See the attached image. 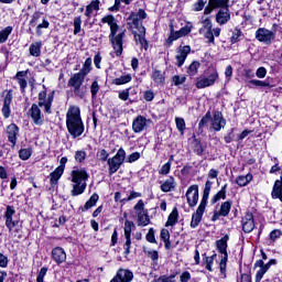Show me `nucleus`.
<instances>
[{"mask_svg":"<svg viewBox=\"0 0 282 282\" xmlns=\"http://www.w3.org/2000/svg\"><path fill=\"white\" fill-rule=\"evenodd\" d=\"M66 127L73 138H80L85 133V124L80 118V108L70 106L66 113Z\"/></svg>","mask_w":282,"mask_h":282,"instance_id":"nucleus-1","label":"nucleus"},{"mask_svg":"<svg viewBox=\"0 0 282 282\" xmlns=\"http://www.w3.org/2000/svg\"><path fill=\"white\" fill-rule=\"evenodd\" d=\"M228 1L230 0H209L204 10V14L208 15L217 8H221L216 14V21L219 25H226L230 21V12L228 11Z\"/></svg>","mask_w":282,"mask_h":282,"instance_id":"nucleus-2","label":"nucleus"},{"mask_svg":"<svg viewBox=\"0 0 282 282\" xmlns=\"http://www.w3.org/2000/svg\"><path fill=\"white\" fill-rule=\"evenodd\" d=\"M87 180H89V174L85 170H74L72 172V182L74 183L70 195L76 197L85 193L87 188Z\"/></svg>","mask_w":282,"mask_h":282,"instance_id":"nucleus-3","label":"nucleus"},{"mask_svg":"<svg viewBox=\"0 0 282 282\" xmlns=\"http://www.w3.org/2000/svg\"><path fill=\"white\" fill-rule=\"evenodd\" d=\"M126 158L127 152L124 149L120 148L115 156L107 160L109 166V175H113L120 171V166L124 164Z\"/></svg>","mask_w":282,"mask_h":282,"instance_id":"nucleus-4","label":"nucleus"},{"mask_svg":"<svg viewBox=\"0 0 282 282\" xmlns=\"http://www.w3.org/2000/svg\"><path fill=\"white\" fill-rule=\"evenodd\" d=\"M217 250L221 254L219 270L223 278L226 279V265L228 263V242L225 239L216 241Z\"/></svg>","mask_w":282,"mask_h":282,"instance_id":"nucleus-5","label":"nucleus"},{"mask_svg":"<svg viewBox=\"0 0 282 282\" xmlns=\"http://www.w3.org/2000/svg\"><path fill=\"white\" fill-rule=\"evenodd\" d=\"M83 83H85V75L83 73L74 74L68 80V87H74V94L78 98H85V90H83Z\"/></svg>","mask_w":282,"mask_h":282,"instance_id":"nucleus-6","label":"nucleus"},{"mask_svg":"<svg viewBox=\"0 0 282 282\" xmlns=\"http://www.w3.org/2000/svg\"><path fill=\"white\" fill-rule=\"evenodd\" d=\"M134 213L138 217V226H149L151 224L149 212L144 209V200H138L134 205Z\"/></svg>","mask_w":282,"mask_h":282,"instance_id":"nucleus-7","label":"nucleus"},{"mask_svg":"<svg viewBox=\"0 0 282 282\" xmlns=\"http://www.w3.org/2000/svg\"><path fill=\"white\" fill-rule=\"evenodd\" d=\"M219 78V73L215 68H209L208 76L203 77L196 82L197 89H206V87H213Z\"/></svg>","mask_w":282,"mask_h":282,"instance_id":"nucleus-8","label":"nucleus"},{"mask_svg":"<svg viewBox=\"0 0 282 282\" xmlns=\"http://www.w3.org/2000/svg\"><path fill=\"white\" fill-rule=\"evenodd\" d=\"M256 39L260 43H264V45H271L272 41H274V39H276V33H274L268 29L260 28L256 31Z\"/></svg>","mask_w":282,"mask_h":282,"instance_id":"nucleus-9","label":"nucleus"},{"mask_svg":"<svg viewBox=\"0 0 282 282\" xmlns=\"http://www.w3.org/2000/svg\"><path fill=\"white\" fill-rule=\"evenodd\" d=\"M14 215H17V210L14 206H7V210L4 213L6 227L9 229V232H12L17 226H19V220L14 219Z\"/></svg>","mask_w":282,"mask_h":282,"instance_id":"nucleus-10","label":"nucleus"},{"mask_svg":"<svg viewBox=\"0 0 282 282\" xmlns=\"http://www.w3.org/2000/svg\"><path fill=\"white\" fill-rule=\"evenodd\" d=\"M185 197L189 208H195V206H197V203L199 202V186L197 185L189 186L187 188Z\"/></svg>","mask_w":282,"mask_h":282,"instance_id":"nucleus-11","label":"nucleus"},{"mask_svg":"<svg viewBox=\"0 0 282 282\" xmlns=\"http://www.w3.org/2000/svg\"><path fill=\"white\" fill-rule=\"evenodd\" d=\"M52 102H54L53 95L47 96L45 90L39 93V107H44L46 113H52Z\"/></svg>","mask_w":282,"mask_h":282,"instance_id":"nucleus-12","label":"nucleus"},{"mask_svg":"<svg viewBox=\"0 0 282 282\" xmlns=\"http://www.w3.org/2000/svg\"><path fill=\"white\" fill-rule=\"evenodd\" d=\"M29 116L31 117L33 124H35L36 127H42L43 115L41 113V108H39V105L33 104L31 106V109L29 110Z\"/></svg>","mask_w":282,"mask_h":282,"instance_id":"nucleus-13","label":"nucleus"},{"mask_svg":"<svg viewBox=\"0 0 282 282\" xmlns=\"http://www.w3.org/2000/svg\"><path fill=\"white\" fill-rule=\"evenodd\" d=\"M122 39H124V32L109 36L110 43L117 56H122Z\"/></svg>","mask_w":282,"mask_h":282,"instance_id":"nucleus-14","label":"nucleus"},{"mask_svg":"<svg viewBox=\"0 0 282 282\" xmlns=\"http://www.w3.org/2000/svg\"><path fill=\"white\" fill-rule=\"evenodd\" d=\"M241 225L243 232H252L254 230V216L252 213H247L243 216Z\"/></svg>","mask_w":282,"mask_h":282,"instance_id":"nucleus-15","label":"nucleus"},{"mask_svg":"<svg viewBox=\"0 0 282 282\" xmlns=\"http://www.w3.org/2000/svg\"><path fill=\"white\" fill-rule=\"evenodd\" d=\"M205 210H206L205 205H199L197 207L196 213L192 215L191 228H197V226L202 224V217H204Z\"/></svg>","mask_w":282,"mask_h":282,"instance_id":"nucleus-16","label":"nucleus"},{"mask_svg":"<svg viewBox=\"0 0 282 282\" xmlns=\"http://www.w3.org/2000/svg\"><path fill=\"white\" fill-rule=\"evenodd\" d=\"M52 259L57 263V265H61V263H65L67 261V253H65V249L61 247H56L52 250Z\"/></svg>","mask_w":282,"mask_h":282,"instance_id":"nucleus-17","label":"nucleus"},{"mask_svg":"<svg viewBox=\"0 0 282 282\" xmlns=\"http://www.w3.org/2000/svg\"><path fill=\"white\" fill-rule=\"evenodd\" d=\"M224 127H226V119H224L221 112L216 111L214 113V118L212 119V128L214 131H221Z\"/></svg>","mask_w":282,"mask_h":282,"instance_id":"nucleus-18","label":"nucleus"},{"mask_svg":"<svg viewBox=\"0 0 282 282\" xmlns=\"http://www.w3.org/2000/svg\"><path fill=\"white\" fill-rule=\"evenodd\" d=\"M188 54H191V46L185 45V46H181L177 50V54L175 56L176 61H177V67H182V65H184V63L186 62V57L188 56Z\"/></svg>","mask_w":282,"mask_h":282,"instance_id":"nucleus-19","label":"nucleus"},{"mask_svg":"<svg viewBox=\"0 0 282 282\" xmlns=\"http://www.w3.org/2000/svg\"><path fill=\"white\" fill-rule=\"evenodd\" d=\"M12 98H14L13 90H8L3 99V107H2L3 118H10V113H11L10 105H12Z\"/></svg>","mask_w":282,"mask_h":282,"instance_id":"nucleus-20","label":"nucleus"},{"mask_svg":"<svg viewBox=\"0 0 282 282\" xmlns=\"http://www.w3.org/2000/svg\"><path fill=\"white\" fill-rule=\"evenodd\" d=\"M147 129V119L143 116H138L132 122L134 133H142Z\"/></svg>","mask_w":282,"mask_h":282,"instance_id":"nucleus-21","label":"nucleus"},{"mask_svg":"<svg viewBox=\"0 0 282 282\" xmlns=\"http://www.w3.org/2000/svg\"><path fill=\"white\" fill-rule=\"evenodd\" d=\"M254 268H259L256 273V282H261V280L263 279V276H265V273L270 269L268 268V265L264 264L263 260H257L254 262Z\"/></svg>","mask_w":282,"mask_h":282,"instance_id":"nucleus-22","label":"nucleus"},{"mask_svg":"<svg viewBox=\"0 0 282 282\" xmlns=\"http://www.w3.org/2000/svg\"><path fill=\"white\" fill-rule=\"evenodd\" d=\"M102 23H108L110 25V35L109 36H117L118 34V23H116V18L113 15H107L102 18Z\"/></svg>","mask_w":282,"mask_h":282,"instance_id":"nucleus-23","label":"nucleus"},{"mask_svg":"<svg viewBox=\"0 0 282 282\" xmlns=\"http://www.w3.org/2000/svg\"><path fill=\"white\" fill-rule=\"evenodd\" d=\"M140 19H147V12L142 9H140L138 13L132 12L128 18V21H131L134 28H138V25H140Z\"/></svg>","mask_w":282,"mask_h":282,"instance_id":"nucleus-24","label":"nucleus"},{"mask_svg":"<svg viewBox=\"0 0 282 282\" xmlns=\"http://www.w3.org/2000/svg\"><path fill=\"white\" fill-rule=\"evenodd\" d=\"M8 140L11 144H17V135H19V127L14 123H11L7 128Z\"/></svg>","mask_w":282,"mask_h":282,"instance_id":"nucleus-25","label":"nucleus"},{"mask_svg":"<svg viewBox=\"0 0 282 282\" xmlns=\"http://www.w3.org/2000/svg\"><path fill=\"white\" fill-rule=\"evenodd\" d=\"M271 195L273 199H280L282 202V176L275 181Z\"/></svg>","mask_w":282,"mask_h":282,"instance_id":"nucleus-26","label":"nucleus"},{"mask_svg":"<svg viewBox=\"0 0 282 282\" xmlns=\"http://www.w3.org/2000/svg\"><path fill=\"white\" fill-rule=\"evenodd\" d=\"M63 173H65V166L59 165L58 167H56L54 172L50 175L51 184H58V181L61 180V177H63Z\"/></svg>","mask_w":282,"mask_h":282,"instance_id":"nucleus-27","label":"nucleus"},{"mask_svg":"<svg viewBox=\"0 0 282 282\" xmlns=\"http://www.w3.org/2000/svg\"><path fill=\"white\" fill-rule=\"evenodd\" d=\"M210 188H213V182L206 181L203 197L199 204L200 206H207L208 197L210 196Z\"/></svg>","mask_w":282,"mask_h":282,"instance_id":"nucleus-28","label":"nucleus"},{"mask_svg":"<svg viewBox=\"0 0 282 282\" xmlns=\"http://www.w3.org/2000/svg\"><path fill=\"white\" fill-rule=\"evenodd\" d=\"M175 188V177L171 176L167 178L162 185H161V191L163 193H171Z\"/></svg>","mask_w":282,"mask_h":282,"instance_id":"nucleus-29","label":"nucleus"},{"mask_svg":"<svg viewBox=\"0 0 282 282\" xmlns=\"http://www.w3.org/2000/svg\"><path fill=\"white\" fill-rule=\"evenodd\" d=\"M250 182H252V174L251 173H249L247 175L237 176V178H236V184L238 186H248V184H250Z\"/></svg>","mask_w":282,"mask_h":282,"instance_id":"nucleus-30","label":"nucleus"},{"mask_svg":"<svg viewBox=\"0 0 282 282\" xmlns=\"http://www.w3.org/2000/svg\"><path fill=\"white\" fill-rule=\"evenodd\" d=\"M41 47H43L42 42H34L30 45L29 52L31 56L39 57L41 56Z\"/></svg>","mask_w":282,"mask_h":282,"instance_id":"nucleus-31","label":"nucleus"},{"mask_svg":"<svg viewBox=\"0 0 282 282\" xmlns=\"http://www.w3.org/2000/svg\"><path fill=\"white\" fill-rule=\"evenodd\" d=\"M202 28L199 29V34H204V32L213 30V22L210 21V18H202L200 19Z\"/></svg>","mask_w":282,"mask_h":282,"instance_id":"nucleus-32","label":"nucleus"},{"mask_svg":"<svg viewBox=\"0 0 282 282\" xmlns=\"http://www.w3.org/2000/svg\"><path fill=\"white\" fill-rule=\"evenodd\" d=\"M98 199H100V196H98V194H93L90 198L86 202L82 210L85 212V210H89V208H94V206L98 204Z\"/></svg>","mask_w":282,"mask_h":282,"instance_id":"nucleus-33","label":"nucleus"},{"mask_svg":"<svg viewBox=\"0 0 282 282\" xmlns=\"http://www.w3.org/2000/svg\"><path fill=\"white\" fill-rule=\"evenodd\" d=\"M226 188H228V184H225L221 189L215 194L212 198V204H217L220 199H226Z\"/></svg>","mask_w":282,"mask_h":282,"instance_id":"nucleus-34","label":"nucleus"},{"mask_svg":"<svg viewBox=\"0 0 282 282\" xmlns=\"http://www.w3.org/2000/svg\"><path fill=\"white\" fill-rule=\"evenodd\" d=\"M178 217H180V213L177 212V208H174L172 213L169 215L165 226H175L177 224Z\"/></svg>","mask_w":282,"mask_h":282,"instance_id":"nucleus-35","label":"nucleus"},{"mask_svg":"<svg viewBox=\"0 0 282 282\" xmlns=\"http://www.w3.org/2000/svg\"><path fill=\"white\" fill-rule=\"evenodd\" d=\"M230 208H232V203H230V200L223 203L219 209L221 217H228Z\"/></svg>","mask_w":282,"mask_h":282,"instance_id":"nucleus-36","label":"nucleus"},{"mask_svg":"<svg viewBox=\"0 0 282 282\" xmlns=\"http://www.w3.org/2000/svg\"><path fill=\"white\" fill-rule=\"evenodd\" d=\"M152 79L154 80V83H156V85H164V75L161 70H153Z\"/></svg>","mask_w":282,"mask_h":282,"instance_id":"nucleus-37","label":"nucleus"},{"mask_svg":"<svg viewBox=\"0 0 282 282\" xmlns=\"http://www.w3.org/2000/svg\"><path fill=\"white\" fill-rule=\"evenodd\" d=\"M212 117H210V111L206 112V115L200 119L198 123V129L199 131H204L205 127H208V122H210Z\"/></svg>","mask_w":282,"mask_h":282,"instance_id":"nucleus-38","label":"nucleus"},{"mask_svg":"<svg viewBox=\"0 0 282 282\" xmlns=\"http://www.w3.org/2000/svg\"><path fill=\"white\" fill-rule=\"evenodd\" d=\"M147 35H138V33L134 32V39L135 42L141 45L144 50H149V42H147Z\"/></svg>","mask_w":282,"mask_h":282,"instance_id":"nucleus-39","label":"nucleus"},{"mask_svg":"<svg viewBox=\"0 0 282 282\" xmlns=\"http://www.w3.org/2000/svg\"><path fill=\"white\" fill-rule=\"evenodd\" d=\"M175 124L176 129L184 135V131H186V121H184V118L176 117L175 118Z\"/></svg>","mask_w":282,"mask_h":282,"instance_id":"nucleus-40","label":"nucleus"},{"mask_svg":"<svg viewBox=\"0 0 282 282\" xmlns=\"http://www.w3.org/2000/svg\"><path fill=\"white\" fill-rule=\"evenodd\" d=\"M12 34V26H7L4 30L0 31V43H6L8 36Z\"/></svg>","mask_w":282,"mask_h":282,"instance_id":"nucleus-41","label":"nucleus"},{"mask_svg":"<svg viewBox=\"0 0 282 282\" xmlns=\"http://www.w3.org/2000/svg\"><path fill=\"white\" fill-rule=\"evenodd\" d=\"M91 72V57L86 58L83 68L79 70L83 75L87 76Z\"/></svg>","mask_w":282,"mask_h":282,"instance_id":"nucleus-42","label":"nucleus"},{"mask_svg":"<svg viewBox=\"0 0 282 282\" xmlns=\"http://www.w3.org/2000/svg\"><path fill=\"white\" fill-rule=\"evenodd\" d=\"M19 158L21 159V160H30V158H32V149H30V148H26V149H21L20 151H19Z\"/></svg>","mask_w":282,"mask_h":282,"instance_id":"nucleus-43","label":"nucleus"},{"mask_svg":"<svg viewBox=\"0 0 282 282\" xmlns=\"http://www.w3.org/2000/svg\"><path fill=\"white\" fill-rule=\"evenodd\" d=\"M127 83H131V75H123L113 80L115 85H127Z\"/></svg>","mask_w":282,"mask_h":282,"instance_id":"nucleus-44","label":"nucleus"},{"mask_svg":"<svg viewBox=\"0 0 282 282\" xmlns=\"http://www.w3.org/2000/svg\"><path fill=\"white\" fill-rule=\"evenodd\" d=\"M47 28H50V21H47L45 18H43L42 23H40L36 26V34H37V36H41L43 34V32L41 30H43V29L47 30Z\"/></svg>","mask_w":282,"mask_h":282,"instance_id":"nucleus-45","label":"nucleus"},{"mask_svg":"<svg viewBox=\"0 0 282 282\" xmlns=\"http://www.w3.org/2000/svg\"><path fill=\"white\" fill-rule=\"evenodd\" d=\"M135 228V224L131 220H126L124 223V237H131V229Z\"/></svg>","mask_w":282,"mask_h":282,"instance_id":"nucleus-46","label":"nucleus"},{"mask_svg":"<svg viewBox=\"0 0 282 282\" xmlns=\"http://www.w3.org/2000/svg\"><path fill=\"white\" fill-rule=\"evenodd\" d=\"M87 159V152L83 151V150H78L75 152V160L82 164V162H85V160Z\"/></svg>","mask_w":282,"mask_h":282,"instance_id":"nucleus-47","label":"nucleus"},{"mask_svg":"<svg viewBox=\"0 0 282 282\" xmlns=\"http://www.w3.org/2000/svg\"><path fill=\"white\" fill-rule=\"evenodd\" d=\"M239 39H241V29L236 28L230 37V43H239Z\"/></svg>","mask_w":282,"mask_h":282,"instance_id":"nucleus-48","label":"nucleus"},{"mask_svg":"<svg viewBox=\"0 0 282 282\" xmlns=\"http://www.w3.org/2000/svg\"><path fill=\"white\" fill-rule=\"evenodd\" d=\"M199 62H193L188 67V74L189 76H196L197 69H199Z\"/></svg>","mask_w":282,"mask_h":282,"instance_id":"nucleus-49","label":"nucleus"},{"mask_svg":"<svg viewBox=\"0 0 282 282\" xmlns=\"http://www.w3.org/2000/svg\"><path fill=\"white\" fill-rule=\"evenodd\" d=\"M194 153H196V155L204 153V147H202V142L197 139L194 140Z\"/></svg>","mask_w":282,"mask_h":282,"instance_id":"nucleus-50","label":"nucleus"},{"mask_svg":"<svg viewBox=\"0 0 282 282\" xmlns=\"http://www.w3.org/2000/svg\"><path fill=\"white\" fill-rule=\"evenodd\" d=\"M145 239L147 241H149V243H158V241L155 240V230H153V228L149 229Z\"/></svg>","mask_w":282,"mask_h":282,"instance_id":"nucleus-51","label":"nucleus"},{"mask_svg":"<svg viewBox=\"0 0 282 282\" xmlns=\"http://www.w3.org/2000/svg\"><path fill=\"white\" fill-rule=\"evenodd\" d=\"M250 85H254V87H270L269 82H263L259 79H251L249 80Z\"/></svg>","mask_w":282,"mask_h":282,"instance_id":"nucleus-52","label":"nucleus"},{"mask_svg":"<svg viewBox=\"0 0 282 282\" xmlns=\"http://www.w3.org/2000/svg\"><path fill=\"white\" fill-rule=\"evenodd\" d=\"M98 91H100V86L98 85V82L95 80L90 86V94L93 98H96V96H98Z\"/></svg>","mask_w":282,"mask_h":282,"instance_id":"nucleus-53","label":"nucleus"},{"mask_svg":"<svg viewBox=\"0 0 282 282\" xmlns=\"http://www.w3.org/2000/svg\"><path fill=\"white\" fill-rule=\"evenodd\" d=\"M214 261H215V254L212 256V257H206L205 258V268L209 272H213V263H214Z\"/></svg>","mask_w":282,"mask_h":282,"instance_id":"nucleus-54","label":"nucleus"},{"mask_svg":"<svg viewBox=\"0 0 282 282\" xmlns=\"http://www.w3.org/2000/svg\"><path fill=\"white\" fill-rule=\"evenodd\" d=\"M83 23V20L80 17H77L74 19V34H80V25Z\"/></svg>","mask_w":282,"mask_h":282,"instance_id":"nucleus-55","label":"nucleus"},{"mask_svg":"<svg viewBox=\"0 0 282 282\" xmlns=\"http://www.w3.org/2000/svg\"><path fill=\"white\" fill-rule=\"evenodd\" d=\"M200 34H204V37L207 39L208 43H213V45H215V35L213 34V29Z\"/></svg>","mask_w":282,"mask_h":282,"instance_id":"nucleus-56","label":"nucleus"},{"mask_svg":"<svg viewBox=\"0 0 282 282\" xmlns=\"http://www.w3.org/2000/svg\"><path fill=\"white\" fill-rule=\"evenodd\" d=\"M97 156L99 158V160H101V162H107V160L109 159V153L107 152V150L102 149L97 152Z\"/></svg>","mask_w":282,"mask_h":282,"instance_id":"nucleus-57","label":"nucleus"},{"mask_svg":"<svg viewBox=\"0 0 282 282\" xmlns=\"http://www.w3.org/2000/svg\"><path fill=\"white\" fill-rule=\"evenodd\" d=\"M182 33H180V31H176V32H171V35L169 36L167 39V43H173V41H177V39H182Z\"/></svg>","mask_w":282,"mask_h":282,"instance_id":"nucleus-58","label":"nucleus"},{"mask_svg":"<svg viewBox=\"0 0 282 282\" xmlns=\"http://www.w3.org/2000/svg\"><path fill=\"white\" fill-rule=\"evenodd\" d=\"M172 80L174 83V85H184V83H186V77L185 76H180V75H175L172 77Z\"/></svg>","mask_w":282,"mask_h":282,"instance_id":"nucleus-59","label":"nucleus"},{"mask_svg":"<svg viewBox=\"0 0 282 282\" xmlns=\"http://www.w3.org/2000/svg\"><path fill=\"white\" fill-rule=\"evenodd\" d=\"M206 3H208V0H198L195 4V12H202V10H204V6H206Z\"/></svg>","mask_w":282,"mask_h":282,"instance_id":"nucleus-60","label":"nucleus"},{"mask_svg":"<svg viewBox=\"0 0 282 282\" xmlns=\"http://www.w3.org/2000/svg\"><path fill=\"white\" fill-rule=\"evenodd\" d=\"M124 254L128 256L131 253V237H126V242L123 245Z\"/></svg>","mask_w":282,"mask_h":282,"instance_id":"nucleus-61","label":"nucleus"},{"mask_svg":"<svg viewBox=\"0 0 282 282\" xmlns=\"http://www.w3.org/2000/svg\"><path fill=\"white\" fill-rule=\"evenodd\" d=\"M45 274H47V268L43 267L37 274L36 282H43Z\"/></svg>","mask_w":282,"mask_h":282,"instance_id":"nucleus-62","label":"nucleus"},{"mask_svg":"<svg viewBox=\"0 0 282 282\" xmlns=\"http://www.w3.org/2000/svg\"><path fill=\"white\" fill-rule=\"evenodd\" d=\"M169 173H171V163H165L160 170V175H169Z\"/></svg>","mask_w":282,"mask_h":282,"instance_id":"nucleus-63","label":"nucleus"},{"mask_svg":"<svg viewBox=\"0 0 282 282\" xmlns=\"http://www.w3.org/2000/svg\"><path fill=\"white\" fill-rule=\"evenodd\" d=\"M191 280V272L185 271L180 276V282H188Z\"/></svg>","mask_w":282,"mask_h":282,"instance_id":"nucleus-64","label":"nucleus"}]
</instances>
